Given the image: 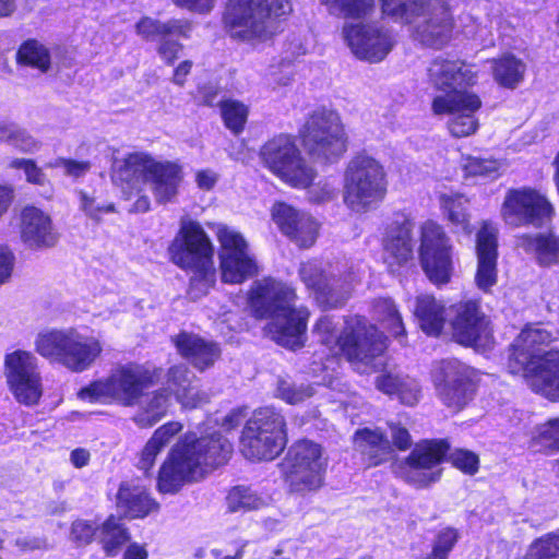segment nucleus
<instances>
[{
	"mask_svg": "<svg viewBox=\"0 0 559 559\" xmlns=\"http://www.w3.org/2000/svg\"><path fill=\"white\" fill-rule=\"evenodd\" d=\"M233 452L231 443L221 433L195 438L186 435L171 450L159 469L157 487L163 493H176L191 481L202 479L225 464Z\"/></svg>",
	"mask_w": 559,
	"mask_h": 559,
	"instance_id": "f257e3e1",
	"label": "nucleus"
},
{
	"mask_svg": "<svg viewBox=\"0 0 559 559\" xmlns=\"http://www.w3.org/2000/svg\"><path fill=\"white\" fill-rule=\"evenodd\" d=\"M295 290L274 280H264L252 290L251 305L257 316L271 318L269 325L273 340L287 348H300L305 344V334L309 311L294 306Z\"/></svg>",
	"mask_w": 559,
	"mask_h": 559,
	"instance_id": "f03ea898",
	"label": "nucleus"
},
{
	"mask_svg": "<svg viewBox=\"0 0 559 559\" xmlns=\"http://www.w3.org/2000/svg\"><path fill=\"white\" fill-rule=\"evenodd\" d=\"M338 323L333 317H321L313 328L319 342L334 354H343L361 373L382 368V354L386 347L383 334L358 318L345 321L344 330L338 334Z\"/></svg>",
	"mask_w": 559,
	"mask_h": 559,
	"instance_id": "7ed1b4c3",
	"label": "nucleus"
},
{
	"mask_svg": "<svg viewBox=\"0 0 559 559\" xmlns=\"http://www.w3.org/2000/svg\"><path fill=\"white\" fill-rule=\"evenodd\" d=\"M447 459L461 472L474 475L479 468L478 455L467 449H451L445 439L417 443L399 466V476L415 488H426L441 477L440 463Z\"/></svg>",
	"mask_w": 559,
	"mask_h": 559,
	"instance_id": "20e7f679",
	"label": "nucleus"
},
{
	"mask_svg": "<svg viewBox=\"0 0 559 559\" xmlns=\"http://www.w3.org/2000/svg\"><path fill=\"white\" fill-rule=\"evenodd\" d=\"M290 0H228L223 23L231 38L265 41L277 32L280 16L292 12Z\"/></svg>",
	"mask_w": 559,
	"mask_h": 559,
	"instance_id": "39448f33",
	"label": "nucleus"
},
{
	"mask_svg": "<svg viewBox=\"0 0 559 559\" xmlns=\"http://www.w3.org/2000/svg\"><path fill=\"white\" fill-rule=\"evenodd\" d=\"M159 377L160 369L130 361L116 366L105 379L83 388L79 395L90 402L132 407L146 390L158 382Z\"/></svg>",
	"mask_w": 559,
	"mask_h": 559,
	"instance_id": "423d86ee",
	"label": "nucleus"
},
{
	"mask_svg": "<svg viewBox=\"0 0 559 559\" xmlns=\"http://www.w3.org/2000/svg\"><path fill=\"white\" fill-rule=\"evenodd\" d=\"M400 0L386 3V10L395 21L408 24L413 37L424 46L441 49L452 38L454 20L443 0L416 2L409 9H400Z\"/></svg>",
	"mask_w": 559,
	"mask_h": 559,
	"instance_id": "0eeeda50",
	"label": "nucleus"
},
{
	"mask_svg": "<svg viewBox=\"0 0 559 559\" xmlns=\"http://www.w3.org/2000/svg\"><path fill=\"white\" fill-rule=\"evenodd\" d=\"M181 238H176L169 247V253L175 264L182 269L194 270L191 277L190 293L206 294L215 282L212 257L213 246L197 222L182 224Z\"/></svg>",
	"mask_w": 559,
	"mask_h": 559,
	"instance_id": "6e6552de",
	"label": "nucleus"
},
{
	"mask_svg": "<svg viewBox=\"0 0 559 559\" xmlns=\"http://www.w3.org/2000/svg\"><path fill=\"white\" fill-rule=\"evenodd\" d=\"M298 273L316 300L325 308L342 307L359 282L357 273L346 262L310 260L300 264Z\"/></svg>",
	"mask_w": 559,
	"mask_h": 559,
	"instance_id": "1a4fd4ad",
	"label": "nucleus"
},
{
	"mask_svg": "<svg viewBox=\"0 0 559 559\" xmlns=\"http://www.w3.org/2000/svg\"><path fill=\"white\" fill-rule=\"evenodd\" d=\"M386 187L382 165L371 156L357 155L345 171L344 203L355 213H367L384 200Z\"/></svg>",
	"mask_w": 559,
	"mask_h": 559,
	"instance_id": "9d476101",
	"label": "nucleus"
},
{
	"mask_svg": "<svg viewBox=\"0 0 559 559\" xmlns=\"http://www.w3.org/2000/svg\"><path fill=\"white\" fill-rule=\"evenodd\" d=\"M284 416L272 407L257 409L246 423L240 438L245 457L271 461L280 455L287 442Z\"/></svg>",
	"mask_w": 559,
	"mask_h": 559,
	"instance_id": "9b49d317",
	"label": "nucleus"
},
{
	"mask_svg": "<svg viewBox=\"0 0 559 559\" xmlns=\"http://www.w3.org/2000/svg\"><path fill=\"white\" fill-rule=\"evenodd\" d=\"M301 140L307 154L320 163H335L347 150V136L334 110L313 111L304 124Z\"/></svg>",
	"mask_w": 559,
	"mask_h": 559,
	"instance_id": "f8f14e48",
	"label": "nucleus"
},
{
	"mask_svg": "<svg viewBox=\"0 0 559 559\" xmlns=\"http://www.w3.org/2000/svg\"><path fill=\"white\" fill-rule=\"evenodd\" d=\"M289 490L299 495L317 491L323 486L326 459L322 447L308 439L295 442L284 461Z\"/></svg>",
	"mask_w": 559,
	"mask_h": 559,
	"instance_id": "ddd939ff",
	"label": "nucleus"
},
{
	"mask_svg": "<svg viewBox=\"0 0 559 559\" xmlns=\"http://www.w3.org/2000/svg\"><path fill=\"white\" fill-rule=\"evenodd\" d=\"M260 157L272 174L294 188H308L316 177V170L289 135L280 134L269 140L261 147Z\"/></svg>",
	"mask_w": 559,
	"mask_h": 559,
	"instance_id": "4468645a",
	"label": "nucleus"
},
{
	"mask_svg": "<svg viewBox=\"0 0 559 559\" xmlns=\"http://www.w3.org/2000/svg\"><path fill=\"white\" fill-rule=\"evenodd\" d=\"M419 259L431 282L444 284L450 281L453 270L452 245L441 226L431 221L421 227Z\"/></svg>",
	"mask_w": 559,
	"mask_h": 559,
	"instance_id": "2eb2a0df",
	"label": "nucleus"
},
{
	"mask_svg": "<svg viewBox=\"0 0 559 559\" xmlns=\"http://www.w3.org/2000/svg\"><path fill=\"white\" fill-rule=\"evenodd\" d=\"M126 166L134 174H142L151 185L158 203L174 200L182 181L181 167L173 162H156L143 153H133L126 158Z\"/></svg>",
	"mask_w": 559,
	"mask_h": 559,
	"instance_id": "dca6fc26",
	"label": "nucleus"
},
{
	"mask_svg": "<svg viewBox=\"0 0 559 559\" xmlns=\"http://www.w3.org/2000/svg\"><path fill=\"white\" fill-rule=\"evenodd\" d=\"M480 107L481 100L473 92L442 94L432 100L433 114L451 116L448 129L455 138L469 136L477 131L479 122L475 114Z\"/></svg>",
	"mask_w": 559,
	"mask_h": 559,
	"instance_id": "f3484780",
	"label": "nucleus"
},
{
	"mask_svg": "<svg viewBox=\"0 0 559 559\" xmlns=\"http://www.w3.org/2000/svg\"><path fill=\"white\" fill-rule=\"evenodd\" d=\"M554 209L549 201L533 189H513L506 194L501 214L511 226L540 227L550 219Z\"/></svg>",
	"mask_w": 559,
	"mask_h": 559,
	"instance_id": "a211bd4d",
	"label": "nucleus"
},
{
	"mask_svg": "<svg viewBox=\"0 0 559 559\" xmlns=\"http://www.w3.org/2000/svg\"><path fill=\"white\" fill-rule=\"evenodd\" d=\"M219 260L222 278L225 283L239 284L257 273V264L248 251V245L240 233L226 226L219 227Z\"/></svg>",
	"mask_w": 559,
	"mask_h": 559,
	"instance_id": "6ab92c4d",
	"label": "nucleus"
},
{
	"mask_svg": "<svg viewBox=\"0 0 559 559\" xmlns=\"http://www.w3.org/2000/svg\"><path fill=\"white\" fill-rule=\"evenodd\" d=\"M343 36L358 59L371 63L382 61L395 43L392 33L376 23L346 24Z\"/></svg>",
	"mask_w": 559,
	"mask_h": 559,
	"instance_id": "aec40b11",
	"label": "nucleus"
},
{
	"mask_svg": "<svg viewBox=\"0 0 559 559\" xmlns=\"http://www.w3.org/2000/svg\"><path fill=\"white\" fill-rule=\"evenodd\" d=\"M432 382L441 402L455 412L473 396V383L466 368L457 360L440 361L432 370Z\"/></svg>",
	"mask_w": 559,
	"mask_h": 559,
	"instance_id": "412c9836",
	"label": "nucleus"
},
{
	"mask_svg": "<svg viewBox=\"0 0 559 559\" xmlns=\"http://www.w3.org/2000/svg\"><path fill=\"white\" fill-rule=\"evenodd\" d=\"M552 341L551 332L542 324L525 326L510 346L507 364L509 372H523L527 370L530 364L536 362V359L548 352L546 346Z\"/></svg>",
	"mask_w": 559,
	"mask_h": 559,
	"instance_id": "4be33fe9",
	"label": "nucleus"
},
{
	"mask_svg": "<svg viewBox=\"0 0 559 559\" xmlns=\"http://www.w3.org/2000/svg\"><path fill=\"white\" fill-rule=\"evenodd\" d=\"M413 219L404 212L394 213L385 227L382 239L383 259L392 272L413 257Z\"/></svg>",
	"mask_w": 559,
	"mask_h": 559,
	"instance_id": "5701e85b",
	"label": "nucleus"
},
{
	"mask_svg": "<svg viewBox=\"0 0 559 559\" xmlns=\"http://www.w3.org/2000/svg\"><path fill=\"white\" fill-rule=\"evenodd\" d=\"M272 215L281 231L298 247L309 248L316 242L319 225L309 214L286 203H276Z\"/></svg>",
	"mask_w": 559,
	"mask_h": 559,
	"instance_id": "b1692460",
	"label": "nucleus"
},
{
	"mask_svg": "<svg viewBox=\"0 0 559 559\" xmlns=\"http://www.w3.org/2000/svg\"><path fill=\"white\" fill-rule=\"evenodd\" d=\"M530 364L521 376L526 384L536 393L550 401H559V350L549 349L544 356Z\"/></svg>",
	"mask_w": 559,
	"mask_h": 559,
	"instance_id": "393cba45",
	"label": "nucleus"
},
{
	"mask_svg": "<svg viewBox=\"0 0 559 559\" xmlns=\"http://www.w3.org/2000/svg\"><path fill=\"white\" fill-rule=\"evenodd\" d=\"M451 324L454 338L463 345H477L488 335V321L474 300H465L452 306Z\"/></svg>",
	"mask_w": 559,
	"mask_h": 559,
	"instance_id": "a878e982",
	"label": "nucleus"
},
{
	"mask_svg": "<svg viewBox=\"0 0 559 559\" xmlns=\"http://www.w3.org/2000/svg\"><path fill=\"white\" fill-rule=\"evenodd\" d=\"M428 79L436 90L442 91L444 94L462 93L467 91L461 90V87L474 84L475 74L460 59L438 57L428 68Z\"/></svg>",
	"mask_w": 559,
	"mask_h": 559,
	"instance_id": "bb28decb",
	"label": "nucleus"
},
{
	"mask_svg": "<svg viewBox=\"0 0 559 559\" xmlns=\"http://www.w3.org/2000/svg\"><path fill=\"white\" fill-rule=\"evenodd\" d=\"M20 234L22 241L32 249L51 248L59 238L50 216L35 206L21 211Z\"/></svg>",
	"mask_w": 559,
	"mask_h": 559,
	"instance_id": "cd10ccee",
	"label": "nucleus"
},
{
	"mask_svg": "<svg viewBox=\"0 0 559 559\" xmlns=\"http://www.w3.org/2000/svg\"><path fill=\"white\" fill-rule=\"evenodd\" d=\"M477 271L475 282L478 288L487 292L497 282V229L485 223L477 233Z\"/></svg>",
	"mask_w": 559,
	"mask_h": 559,
	"instance_id": "c85d7f7f",
	"label": "nucleus"
},
{
	"mask_svg": "<svg viewBox=\"0 0 559 559\" xmlns=\"http://www.w3.org/2000/svg\"><path fill=\"white\" fill-rule=\"evenodd\" d=\"M194 374L185 365L173 366L167 371V392L186 408H195L209 401L206 393L193 384Z\"/></svg>",
	"mask_w": 559,
	"mask_h": 559,
	"instance_id": "c756f323",
	"label": "nucleus"
},
{
	"mask_svg": "<svg viewBox=\"0 0 559 559\" xmlns=\"http://www.w3.org/2000/svg\"><path fill=\"white\" fill-rule=\"evenodd\" d=\"M179 354L189 360L197 369L204 370L214 365L221 350L213 342H207L199 335L182 332L174 338Z\"/></svg>",
	"mask_w": 559,
	"mask_h": 559,
	"instance_id": "7c9ffc66",
	"label": "nucleus"
},
{
	"mask_svg": "<svg viewBox=\"0 0 559 559\" xmlns=\"http://www.w3.org/2000/svg\"><path fill=\"white\" fill-rule=\"evenodd\" d=\"M353 440L355 449L364 455L370 466L388 461L393 453L390 440L379 428L359 429Z\"/></svg>",
	"mask_w": 559,
	"mask_h": 559,
	"instance_id": "2f4dec72",
	"label": "nucleus"
},
{
	"mask_svg": "<svg viewBox=\"0 0 559 559\" xmlns=\"http://www.w3.org/2000/svg\"><path fill=\"white\" fill-rule=\"evenodd\" d=\"M158 503L152 499L144 487L132 483H122L117 492V508L131 519L145 518L158 510Z\"/></svg>",
	"mask_w": 559,
	"mask_h": 559,
	"instance_id": "473e14b6",
	"label": "nucleus"
},
{
	"mask_svg": "<svg viewBox=\"0 0 559 559\" xmlns=\"http://www.w3.org/2000/svg\"><path fill=\"white\" fill-rule=\"evenodd\" d=\"M78 335L79 332L72 328L45 331L37 335L35 349L40 356L62 365L63 355L75 345Z\"/></svg>",
	"mask_w": 559,
	"mask_h": 559,
	"instance_id": "72a5a7b5",
	"label": "nucleus"
},
{
	"mask_svg": "<svg viewBox=\"0 0 559 559\" xmlns=\"http://www.w3.org/2000/svg\"><path fill=\"white\" fill-rule=\"evenodd\" d=\"M190 31V22L183 19H170L163 22L144 16L135 24L136 34L145 40H154L156 38L162 40L171 35L188 38Z\"/></svg>",
	"mask_w": 559,
	"mask_h": 559,
	"instance_id": "f704fd0d",
	"label": "nucleus"
},
{
	"mask_svg": "<svg viewBox=\"0 0 559 559\" xmlns=\"http://www.w3.org/2000/svg\"><path fill=\"white\" fill-rule=\"evenodd\" d=\"M74 343L75 345L71 346V350L63 355L62 366L72 371L81 372L93 365L100 355L103 347L97 338L81 333H79Z\"/></svg>",
	"mask_w": 559,
	"mask_h": 559,
	"instance_id": "c9c22d12",
	"label": "nucleus"
},
{
	"mask_svg": "<svg viewBox=\"0 0 559 559\" xmlns=\"http://www.w3.org/2000/svg\"><path fill=\"white\" fill-rule=\"evenodd\" d=\"M519 246L525 252L534 254L543 266H550L559 261V238L552 234L524 235L519 238Z\"/></svg>",
	"mask_w": 559,
	"mask_h": 559,
	"instance_id": "e433bc0d",
	"label": "nucleus"
},
{
	"mask_svg": "<svg viewBox=\"0 0 559 559\" xmlns=\"http://www.w3.org/2000/svg\"><path fill=\"white\" fill-rule=\"evenodd\" d=\"M415 316L426 334L437 336L442 331L445 322L444 306L435 297L430 295L417 297Z\"/></svg>",
	"mask_w": 559,
	"mask_h": 559,
	"instance_id": "4c0bfd02",
	"label": "nucleus"
},
{
	"mask_svg": "<svg viewBox=\"0 0 559 559\" xmlns=\"http://www.w3.org/2000/svg\"><path fill=\"white\" fill-rule=\"evenodd\" d=\"M491 71L495 81L506 88H515L524 80L526 63L512 53H504L492 59Z\"/></svg>",
	"mask_w": 559,
	"mask_h": 559,
	"instance_id": "58836bf2",
	"label": "nucleus"
},
{
	"mask_svg": "<svg viewBox=\"0 0 559 559\" xmlns=\"http://www.w3.org/2000/svg\"><path fill=\"white\" fill-rule=\"evenodd\" d=\"M182 425L179 421H169L155 430L152 438L146 442L138 466L145 473L154 465L158 453L166 447L170 440L181 431Z\"/></svg>",
	"mask_w": 559,
	"mask_h": 559,
	"instance_id": "ea45409f",
	"label": "nucleus"
},
{
	"mask_svg": "<svg viewBox=\"0 0 559 559\" xmlns=\"http://www.w3.org/2000/svg\"><path fill=\"white\" fill-rule=\"evenodd\" d=\"M7 383L14 399L26 406L36 405L43 395L40 371Z\"/></svg>",
	"mask_w": 559,
	"mask_h": 559,
	"instance_id": "a19ab883",
	"label": "nucleus"
},
{
	"mask_svg": "<svg viewBox=\"0 0 559 559\" xmlns=\"http://www.w3.org/2000/svg\"><path fill=\"white\" fill-rule=\"evenodd\" d=\"M38 360L26 350H14L4 357V376L7 382L38 372Z\"/></svg>",
	"mask_w": 559,
	"mask_h": 559,
	"instance_id": "79ce46f5",
	"label": "nucleus"
},
{
	"mask_svg": "<svg viewBox=\"0 0 559 559\" xmlns=\"http://www.w3.org/2000/svg\"><path fill=\"white\" fill-rule=\"evenodd\" d=\"M170 405V393L160 389L152 393L142 413L134 417L140 427H151L162 419Z\"/></svg>",
	"mask_w": 559,
	"mask_h": 559,
	"instance_id": "37998d69",
	"label": "nucleus"
},
{
	"mask_svg": "<svg viewBox=\"0 0 559 559\" xmlns=\"http://www.w3.org/2000/svg\"><path fill=\"white\" fill-rule=\"evenodd\" d=\"M530 447L545 453L559 451V417L537 425L531 433Z\"/></svg>",
	"mask_w": 559,
	"mask_h": 559,
	"instance_id": "c03bdc74",
	"label": "nucleus"
},
{
	"mask_svg": "<svg viewBox=\"0 0 559 559\" xmlns=\"http://www.w3.org/2000/svg\"><path fill=\"white\" fill-rule=\"evenodd\" d=\"M332 15L360 19L371 12L374 0H319Z\"/></svg>",
	"mask_w": 559,
	"mask_h": 559,
	"instance_id": "a18cd8bd",
	"label": "nucleus"
},
{
	"mask_svg": "<svg viewBox=\"0 0 559 559\" xmlns=\"http://www.w3.org/2000/svg\"><path fill=\"white\" fill-rule=\"evenodd\" d=\"M130 538L128 530L120 520L109 516L102 525L100 543L108 556H115L118 549Z\"/></svg>",
	"mask_w": 559,
	"mask_h": 559,
	"instance_id": "49530a36",
	"label": "nucleus"
},
{
	"mask_svg": "<svg viewBox=\"0 0 559 559\" xmlns=\"http://www.w3.org/2000/svg\"><path fill=\"white\" fill-rule=\"evenodd\" d=\"M227 504L231 512H247L263 508L266 501L252 489L237 486L229 491Z\"/></svg>",
	"mask_w": 559,
	"mask_h": 559,
	"instance_id": "de8ad7c7",
	"label": "nucleus"
},
{
	"mask_svg": "<svg viewBox=\"0 0 559 559\" xmlns=\"http://www.w3.org/2000/svg\"><path fill=\"white\" fill-rule=\"evenodd\" d=\"M376 318L385 324V328L394 335L401 336L405 329L395 304L390 298H378L373 302Z\"/></svg>",
	"mask_w": 559,
	"mask_h": 559,
	"instance_id": "09e8293b",
	"label": "nucleus"
},
{
	"mask_svg": "<svg viewBox=\"0 0 559 559\" xmlns=\"http://www.w3.org/2000/svg\"><path fill=\"white\" fill-rule=\"evenodd\" d=\"M79 209L88 218L99 222L105 214L115 212L114 203L103 200L95 191L76 190Z\"/></svg>",
	"mask_w": 559,
	"mask_h": 559,
	"instance_id": "8fccbe9b",
	"label": "nucleus"
},
{
	"mask_svg": "<svg viewBox=\"0 0 559 559\" xmlns=\"http://www.w3.org/2000/svg\"><path fill=\"white\" fill-rule=\"evenodd\" d=\"M17 61L46 72L50 67L48 49L37 40L25 41L17 51Z\"/></svg>",
	"mask_w": 559,
	"mask_h": 559,
	"instance_id": "3c124183",
	"label": "nucleus"
},
{
	"mask_svg": "<svg viewBox=\"0 0 559 559\" xmlns=\"http://www.w3.org/2000/svg\"><path fill=\"white\" fill-rule=\"evenodd\" d=\"M221 115L227 129L234 134L242 132L248 118V107L239 100L221 102Z\"/></svg>",
	"mask_w": 559,
	"mask_h": 559,
	"instance_id": "603ef678",
	"label": "nucleus"
},
{
	"mask_svg": "<svg viewBox=\"0 0 559 559\" xmlns=\"http://www.w3.org/2000/svg\"><path fill=\"white\" fill-rule=\"evenodd\" d=\"M314 388L311 384L295 383L286 379L277 381L276 396L287 404H299L314 395Z\"/></svg>",
	"mask_w": 559,
	"mask_h": 559,
	"instance_id": "864d4df0",
	"label": "nucleus"
},
{
	"mask_svg": "<svg viewBox=\"0 0 559 559\" xmlns=\"http://www.w3.org/2000/svg\"><path fill=\"white\" fill-rule=\"evenodd\" d=\"M524 559H559V535L549 533L535 539Z\"/></svg>",
	"mask_w": 559,
	"mask_h": 559,
	"instance_id": "5fc2aeb1",
	"label": "nucleus"
},
{
	"mask_svg": "<svg viewBox=\"0 0 559 559\" xmlns=\"http://www.w3.org/2000/svg\"><path fill=\"white\" fill-rule=\"evenodd\" d=\"M443 209L448 213L449 221L462 227V229L467 230V214H466V203L467 200L462 195L454 197H442Z\"/></svg>",
	"mask_w": 559,
	"mask_h": 559,
	"instance_id": "6e6d98bb",
	"label": "nucleus"
},
{
	"mask_svg": "<svg viewBox=\"0 0 559 559\" xmlns=\"http://www.w3.org/2000/svg\"><path fill=\"white\" fill-rule=\"evenodd\" d=\"M501 163L492 158L468 157L465 171L468 176L496 178L499 176Z\"/></svg>",
	"mask_w": 559,
	"mask_h": 559,
	"instance_id": "4d7b16f0",
	"label": "nucleus"
},
{
	"mask_svg": "<svg viewBox=\"0 0 559 559\" xmlns=\"http://www.w3.org/2000/svg\"><path fill=\"white\" fill-rule=\"evenodd\" d=\"M459 532L453 527H445L438 532L432 544L431 556L448 559L449 554L459 540Z\"/></svg>",
	"mask_w": 559,
	"mask_h": 559,
	"instance_id": "13d9d810",
	"label": "nucleus"
},
{
	"mask_svg": "<svg viewBox=\"0 0 559 559\" xmlns=\"http://www.w3.org/2000/svg\"><path fill=\"white\" fill-rule=\"evenodd\" d=\"M51 168H62L64 175L72 178H81L91 169V163L87 160H74L70 158L59 157L47 164Z\"/></svg>",
	"mask_w": 559,
	"mask_h": 559,
	"instance_id": "bf43d9fd",
	"label": "nucleus"
},
{
	"mask_svg": "<svg viewBox=\"0 0 559 559\" xmlns=\"http://www.w3.org/2000/svg\"><path fill=\"white\" fill-rule=\"evenodd\" d=\"M98 526L86 520H76L71 525V539L79 545L92 543Z\"/></svg>",
	"mask_w": 559,
	"mask_h": 559,
	"instance_id": "052dcab7",
	"label": "nucleus"
},
{
	"mask_svg": "<svg viewBox=\"0 0 559 559\" xmlns=\"http://www.w3.org/2000/svg\"><path fill=\"white\" fill-rule=\"evenodd\" d=\"M396 395L406 405H415L420 396L419 383L409 377H403Z\"/></svg>",
	"mask_w": 559,
	"mask_h": 559,
	"instance_id": "680f3d73",
	"label": "nucleus"
},
{
	"mask_svg": "<svg viewBox=\"0 0 559 559\" xmlns=\"http://www.w3.org/2000/svg\"><path fill=\"white\" fill-rule=\"evenodd\" d=\"M182 49L180 43L165 37L157 47V53L166 64L173 66L179 59Z\"/></svg>",
	"mask_w": 559,
	"mask_h": 559,
	"instance_id": "e2e57ef3",
	"label": "nucleus"
},
{
	"mask_svg": "<svg viewBox=\"0 0 559 559\" xmlns=\"http://www.w3.org/2000/svg\"><path fill=\"white\" fill-rule=\"evenodd\" d=\"M336 194L335 183L330 180H320L309 190V198L312 202L321 203L332 200Z\"/></svg>",
	"mask_w": 559,
	"mask_h": 559,
	"instance_id": "0e129e2a",
	"label": "nucleus"
},
{
	"mask_svg": "<svg viewBox=\"0 0 559 559\" xmlns=\"http://www.w3.org/2000/svg\"><path fill=\"white\" fill-rule=\"evenodd\" d=\"M11 144L24 153H33L39 148V142L19 126L16 127Z\"/></svg>",
	"mask_w": 559,
	"mask_h": 559,
	"instance_id": "69168bd1",
	"label": "nucleus"
},
{
	"mask_svg": "<svg viewBox=\"0 0 559 559\" xmlns=\"http://www.w3.org/2000/svg\"><path fill=\"white\" fill-rule=\"evenodd\" d=\"M390 435L392 438V447H396L399 450H406L412 445V437L405 427L399 424L389 425Z\"/></svg>",
	"mask_w": 559,
	"mask_h": 559,
	"instance_id": "338daca9",
	"label": "nucleus"
},
{
	"mask_svg": "<svg viewBox=\"0 0 559 559\" xmlns=\"http://www.w3.org/2000/svg\"><path fill=\"white\" fill-rule=\"evenodd\" d=\"M14 254L7 247L0 246V286L5 284L13 272Z\"/></svg>",
	"mask_w": 559,
	"mask_h": 559,
	"instance_id": "774afa93",
	"label": "nucleus"
}]
</instances>
